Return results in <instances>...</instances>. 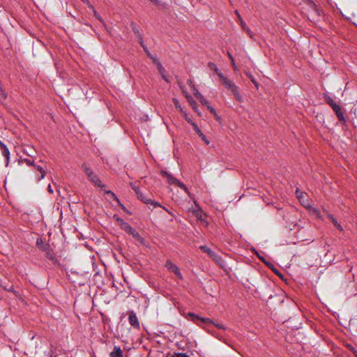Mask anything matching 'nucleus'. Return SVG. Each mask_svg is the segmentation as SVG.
I'll return each instance as SVG.
<instances>
[{
    "mask_svg": "<svg viewBox=\"0 0 357 357\" xmlns=\"http://www.w3.org/2000/svg\"><path fill=\"white\" fill-rule=\"evenodd\" d=\"M130 185L131 186V188L135 190V193L137 194V190H139V188L136 187L133 183H130Z\"/></svg>",
    "mask_w": 357,
    "mask_h": 357,
    "instance_id": "58836bf2",
    "label": "nucleus"
},
{
    "mask_svg": "<svg viewBox=\"0 0 357 357\" xmlns=\"http://www.w3.org/2000/svg\"><path fill=\"white\" fill-rule=\"evenodd\" d=\"M191 89H192V91L193 93H194V92L196 91V90H197V88L195 86V85H192Z\"/></svg>",
    "mask_w": 357,
    "mask_h": 357,
    "instance_id": "37998d69",
    "label": "nucleus"
},
{
    "mask_svg": "<svg viewBox=\"0 0 357 357\" xmlns=\"http://www.w3.org/2000/svg\"><path fill=\"white\" fill-rule=\"evenodd\" d=\"M0 149L2 151V154L3 156L6 158V165H8V161H9V155L10 152L7 148V146L3 143V146H0Z\"/></svg>",
    "mask_w": 357,
    "mask_h": 357,
    "instance_id": "2eb2a0df",
    "label": "nucleus"
},
{
    "mask_svg": "<svg viewBox=\"0 0 357 357\" xmlns=\"http://www.w3.org/2000/svg\"><path fill=\"white\" fill-rule=\"evenodd\" d=\"M346 347L349 351H351L354 354L355 357L357 356V350L351 344H347Z\"/></svg>",
    "mask_w": 357,
    "mask_h": 357,
    "instance_id": "c756f323",
    "label": "nucleus"
},
{
    "mask_svg": "<svg viewBox=\"0 0 357 357\" xmlns=\"http://www.w3.org/2000/svg\"><path fill=\"white\" fill-rule=\"evenodd\" d=\"M198 100L203 105L206 106L207 105L209 104L208 101L206 98H204V96L200 97V98Z\"/></svg>",
    "mask_w": 357,
    "mask_h": 357,
    "instance_id": "473e14b6",
    "label": "nucleus"
},
{
    "mask_svg": "<svg viewBox=\"0 0 357 357\" xmlns=\"http://www.w3.org/2000/svg\"><path fill=\"white\" fill-rule=\"evenodd\" d=\"M328 218L331 220V221L332 222L333 225L337 228V229H338L340 231H343L342 227L340 225V224L337 222V220L333 217V215L328 214Z\"/></svg>",
    "mask_w": 357,
    "mask_h": 357,
    "instance_id": "4468645a",
    "label": "nucleus"
},
{
    "mask_svg": "<svg viewBox=\"0 0 357 357\" xmlns=\"http://www.w3.org/2000/svg\"><path fill=\"white\" fill-rule=\"evenodd\" d=\"M199 214L197 213L196 214V217H197L198 218H199Z\"/></svg>",
    "mask_w": 357,
    "mask_h": 357,
    "instance_id": "8fccbe9b",
    "label": "nucleus"
},
{
    "mask_svg": "<svg viewBox=\"0 0 357 357\" xmlns=\"http://www.w3.org/2000/svg\"><path fill=\"white\" fill-rule=\"evenodd\" d=\"M165 267L171 272L174 273L177 277L182 280L183 276L180 272V270L177 266L173 264L170 260H167L165 263Z\"/></svg>",
    "mask_w": 357,
    "mask_h": 357,
    "instance_id": "423d86ee",
    "label": "nucleus"
},
{
    "mask_svg": "<svg viewBox=\"0 0 357 357\" xmlns=\"http://www.w3.org/2000/svg\"><path fill=\"white\" fill-rule=\"evenodd\" d=\"M153 2H155V3H157V2H158V1H157V0H153Z\"/></svg>",
    "mask_w": 357,
    "mask_h": 357,
    "instance_id": "864d4df0",
    "label": "nucleus"
},
{
    "mask_svg": "<svg viewBox=\"0 0 357 357\" xmlns=\"http://www.w3.org/2000/svg\"><path fill=\"white\" fill-rule=\"evenodd\" d=\"M218 77L225 88L231 91L235 99L239 102H243V98L238 91V86L222 73H218Z\"/></svg>",
    "mask_w": 357,
    "mask_h": 357,
    "instance_id": "f257e3e1",
    "label": "nucleus"
},
{
    "mask_svg": "<svg viewBox=\"0 0 357 357\" xmlns=\"http://www.w3.org/2000/svg\"><path fill=\"white\" fill-rule=\"evenodd\" d=\"M188 316L189 317H190V320L192 321H193L194 323H195L196 324H199V321H202L204 324H213V321L211 319L200 317L199 316H198L192 312H189L188 314Z\"/></svg>",
    "mask_w": 357,
    "mask_h": 357,
    "instance_id": "39448f33",
    "label": "nucleus"
},
{
    "mask_svg": "<svg viewBox=\"0 0 357 357\" xmlns=\"http://www.w3.org/2000/svg\"><path fill=\"white\" fill-rule=\"evenodd\" d=\"M186 98H187V99H188V102H189V103H190V106H191L194 109H196V107H197V102H196V101H195V100H193V98H192L191 96H190L186 95Z\"/></svg>",
    "mask_w": 357,
    "mask_h": 357,
    "instance_id": "5701e85b",
    "label": "nucleus"
},
{
    "mask_svg": "<svg viewBox=\"0 0 357 357\" xmlns=\"http://www.w3.org/2000/svg\"><path fill=\"white\" fill-rule=\"evenodd\" d=\"M144 52L146 53V55L153 60V58H155L153 56H152L149 51L147 47H145V49H144Z\"/></svg>",
    "mask_w": 357,
    "mask_h": 357,
    "instance_id": "f704fd0d",
    "label": "nucleus"
},
{
    "mask_svg": "<svg viewBox=\"0 0 357 357\" xmlns=\"http://www.w3.org/2000/svg\"><path fill=\"white\" fill-rule=\"evenodd\" d=\"M128 321H129L130 324L132 326H133L135 328H137V329L139 328L140 326H139V322L138 321V318H137L136 314L133 311H131L129 312Z\"/></svg>",
    "mask_w": 357,
    "mask_h": 357,
    "instance_id": "0eeeda50",
    "label": "nucleus"
},
{
    "mask_svg": "<svg viewBox=\"0 0 357 357\" xmlns=\"http://www.w3.org/2000/svg\"><path fill=\"white\" fill-rule=\"evenodd\" d=\"M94 14H95V16H96V17H97V13H96V10H94Z\"/></svg>",
    "mask_w": 357,
    "mask_h": 357,
    "instance_id": "3c124183",
    "label": "nucleus"
},
{
    "mask_svg": "<svg viewBox=\"0 0 357 357\" xmlns=\"http://www.w3.org/2000/svg\"><path fill=\"white\" fill-rule=\"evenodd\" d=\"M188 121L190 123V124L192 126L193 130L197 133V135L202 138V139L206 143V144H209V141L201 131L198 126L195 123L192 122L190 119H188Z\"/></svg>",
    "mask_w": 357,
    "mask_h": 357,
    "instance_id": "6e6552de",
    "label": "nucleus"
},
{
    "mask_svg": "<svg viewBox=\"0 0 357 357\" xmlns=\"http://www.w3.org/2000/svg\"><path fill=\"white\" fill-rule=\"evenodd\" d=\"M47 257L53 261H56L54 256L50 252H47Z\"/></svg>",
    "mask_w": 357,
    "mask_h": 357,
    "instance_id": "72a5a7b5",
    "label": "nucleus"
},
{
    "mask_svg": "<svg viewBox=\"0 0 357 357\" xmlns=\"http://www.w3.org/2000/svg\"><path fill=\"white\" fill-rule=\"evenodd\" d=\"M48 192H50L51 194L53 193V190L50 185H48Z\"/></svg>",
    "mask_w": 357,
    "mask_h": 357,
    "instance_id": "c03bdc74",
    "label": "nucleus"
},
{
    "mask_svg": "<svg viewBox=\"0 0 357 357\" xmlns=\"http://www.w3.org/2000/svg\"><path fill=\"white\" fill-rule=\"evenodd\" d=\"M174 102L175 103L176 107L178 106V101L176 99H174Z\"/></svg>",
    "mask_w": 357,
    "mask_h": 357,
    "instance_id": "de8ad7c7",
    "label": "nucleus"
},
{
    "mask_svg": "<svg viewBox=\"0 0 357 357\" xmlns=\"http://www.w3.org/2000/svg\"><path fill=\"white\" fill-rule=\"evenodd\" d=\"M83 3H89L88 0H81Z\"/></svg>",
    "mask_w": 357,
    "mask_h": 357,
    "instance_id": "09e8293b",
    "label": "nucleus"
},
{
    "mask_svg": "<svg viewBox=\"0 0 357 357\" xmlns=\"http://www.w3.org/2000/svg\"><path fill=\"white\" fill-rule=\"evenodd\" d=\"M200 250H202L203 252H206L208 254V256L210 255H213V250L211 249H210L209 248H208L207 246L206 245H201L199 247Z\"/></svg>",
    "mask_w": 357,
    "mask_h": 357,
    "instance_id": "b1692460",
    "label": "nucleus"
},
{
    "mask_svg": "<svg viewBox=\"0 0 357 357\" xmlns=\"http://www.w3.org/2000/svg\"><path fill=\"white\" fill-rule=\"evenodd\" d=\"M82 169L84 170L89 178L95 174L85 163L82 165Z\"/></svg>",
    "mask_w": 357,
    "mask_h": 357,
    "instance_id": "a211bd4d",
    "label": "nucleus"
},
{
    "mask_svg": "<svg viewBox=\"0 0 357 357\" xmlns=\"http://www.w3.org/2000/svg\"><path fill=\"white\" fill-rule=\"evenodd\" d=\"M167 357H190V355L187 353H176L174 352L172 354H169Z\"/></svg>",
    "mask_w": 357,
    "mask_h": 357,
    "instance_id": "412c9836",
    "label": "nucleus"
},
{
    "mask_svg": "<svg viewBox=\"0 0 357 357\" xmlns=\"http://www.w3.org/2000/svg\"><path fill=\"white\" fill-rule=\"evenodd\" d=\"M113 219L115 220L117 224L124 231L131 235L137 241L142 243L144 240L143 238L141 236L139 232L135 229L132 227L128 222L124 221L121 218L119 217L117 215H114Z\"/></svg>",
    "mask_w": 357,
    "mask_h": 357,
    "instance_id": "f03ea898",
    "label": "nucleus"
},
{
    "mask_svg": "<svg viewBox=\"0 0 357 357\" xmlns=\"http://www.w3.org/2000/svg\"><path fill=\"white\" fill-rule=\"evenodd\" d=\"M206 107L212 114L215 113V109L213 107H212L209 104L206 105Z\"/></svg>",
    "mask_w": 357,
    "mask_h": 357,
    "instance_id": "c9c22d12",
    "label": "nucleus"
},
{
    "mask_svg": "<svg viewBox=\"0 0 357 357\" xmlns=\"http://www.w3.org/2000/svg\"><path fill=\"white\" fill-rule=\"evenodd\" d=\"M153 62L154 64H155L158 66L160 73L162 74V73L164 71V68H162L160 61L156 58H153ZM162 76L165 80L167 81V79H166L165 75H162Z\"/></svg>",
    "mask_w": 357,
    "mask_h": 357,
    "instance_id": "6ab92c4d",
    "label": "nucleus"
},
{
    "mask_svg": "<svg viewBox=\"0 0 357 357\" xmlns=\"http://www.w3.org/2000/svg\"><path fill=\"white\" fill-rule=\"evenodd\" d=\"M187 84L190 86V88H192V85H194L192 80H190V79H188L187 81Z\"/></svg>",
    "mask_w": 357,
    "mask_h": 357,
    "instance_id": "79ce46f5",
    "label": "nucleus"
},
{
    "mask_svg": "<svg viewBox=\"0 0 357 357\" xmlns=\"http://www.w3.org/2000/svg\"><path fill=\"white\" fill-rule=\"evenodd\" d=\"M209 257L216 261L221 259V257L218 255H217L214 251L213 252V255H210Z\"/></svg>",
    "mask_w": 357,
    "mask_h": 357,
    "instance_id": "2f4dec72",
    "label": "nucleus"
},
{
    "mask_svg": "<svg viewBox=\"0 0 357 357\" xmlns=\"http://www.w3.org/2000/svg\"><path fill=\"white\" fill-rule=\"evenodd\" d=\"M324 98L326 102L332 107V109L334 107V105H337V103L329 96H325Z\"/></svg>",
    "mask_w": 357,
    "mask_h": 357,
    "instance_id": "4be33fe9",
    "label": "nucleus"
},
{
    "mask_svg": "<svg viewBox=\"0 0 357 357\" xmlns=\"http://www.w3.org/2000/svg\"><path fill=\"white\" fill-rule=\"evenodd\" d=\"M227 55H228L229 58L231 60V65H232L234 70H236V64H235V61H234V57L232 56V55L229 52H227Z\"/></svg>",
    "mask_w": 357,
    "mask_h": 357,
    "instance_id": "7c9ffc66",
    "label": "nucleus"
},
{
    "mask_svg": "<svg viewBox=\"0 0 357 357\" xmlns=\"http://www.w3.org/2000/svg\"><path fill=\"white\" fill-rule=\"evenodd\" d=\"M34 169L40 174V176H38V178L37 179L38 181H40L41 179H43L45 177L46 172L45 171L43 167L40 166V165H34Z\"/></svg>",
    "mask_w": 357,
    "mask_h": 357,
    "instance_id": "dca6fc26",
    "label": "nucleus"
},
{
    "mask_svg": "<svg viewBox=\"0 0 357 357\" xmlns=\"http://www.w3.org/2000/svg\"><path fill=\"white\" fill-rule=\"evenodd\" d=\"M137 198L139 199H140L142 202H144V204H151L153 208H156L158 206L162 207V206L157 202L152 200L151 198L146 197L139 190H137ZM162 208L166 211L169 213V211L167 208H165L164 206H162Z\"/></svg>",
    "mask_w": 357,
    "mask_h": 357,
    "instance_id": "20e7f679",
    "label": "nucleus"
},
{
    "mask_svg": "<svg viewBox=\"0 0 357 357\" xmlns=\"http://www.w3.org/2000/svg\"><path fill=\"white\" fill-rule=\"evenodd\" d=\"M138 42L140 44V45L142 47V48L145 49V47H146V46L144 43L143 38H141V40L139 39Z\"/></svg>",
    "mask_w": 357,
    "mask_h": 357,
    "instance_id": "ea45409f",
    "label": "nucleus"
},
{
    "mask_svg": "<svg viewBox=\"0 0 357 357\" xmlns=\"http://www.w3.org/2000/svg\"><path fill=\"white\" fill-rule=\"evenodd\" d=\"M89 179L94 185L100 188L101 190H105L106 185L105 184L102 183L100 178L96 174H94L93 176L90 177Z\"/></svg>",
    "mask_w": 357,
    "mask_h": 357,
    "instance_id": "9b49d317",
    "label": "nucleus"
},
{
    "mask_svg": "<svg viewBox=\"0 0 357 357\" xmlns=\"http://www.w3.org/2000/svg\"><path fill=\"white\" fill-rule=\"evenodd\" d=\"M305 3H306L310 8L312 9H315L317 6L312 0H302Z\"/></svg>",
    "mask_w": 357,
    "mask_h": 357,
    "instance_id": "c85d7f7f",
    "label": "nucleus"
},
{
    "mask_svg": "<svg viewBox=\"0 0 357 357\" xmlns=\"http://www.w3.org/2000/svg\"><path fill=\"white\" fill-rule=\"evenodd\" d=\"M214 116V117L218 120L219 121L220 119V117L218 115L217 112H215V113H214L213 114Z\"/></svg>",
    "mask_w": 357,
    "mask_h": 357,
    "instance_id": "a19ab883",
    "label": "nucleus"
},
{
    "mask_svg": "<svg viewBox=\"0 0 357 357\" xmlns=\"http://www.w3.org/2000/svg\"><path fill=\"white\" fill-rule=\"evenodd\" d=\"M160 174L162 177L166 178L168 183L170 185H174L176 186L179 187L180 188L183 189L185 192L189 193L188 188L185 186L184 183L178 181L177 178L174 177L171 174L168 173L167 172L162 170L160 172Z\"/></svg>",
    "mask_w": 357,
    "mask_h": 357,
    "instance_id": "7ed1b4c3",
    "label": "nucleus"
},
{
    "mask_svg": "<svg viewBox=\"0 0 357 357\" xmlns=\"http://www.w3.org/2000/svg\"><path fill=\"white\" fill-rule=\"evenodd\" d=\"M333 110L335 113L337 118L340 122L345 123L346 119L344 117V112H342L340 106L339 105H334Z\"/></svg>",
    "mask_w": 357,
    "mask_h": 357,
    "instance_id": "9d476101",
    "label": "nucleus"
},
{
    "mask_svg": "<svg viewBox=\"0 0 357 357\" xmlns=\"http://www.w3.org/2000/svg\"><path fill=\"white\" fill-rule=\"evenodd\" d=\"M208 66L209 68H210L211 70H213V71H214L215 73H216L218 75V73H220V72L219 71L218 68L217 67V66H216L214 63H213V62H209V63H208Z\"/></svg>",
    "mask_w": 357,
    "mask_h": 357,
    "instance_id": "393cba45",
    "label": "nucleus"
},
{
    "mask_svg": "<svg viewBox=\"0 0 357 357\" xmlns=\"http://www.w3.org/2000/svg\"><path fill=\"white\" fill-rule=\"evenodd\" d=\"M123 210L126 211V207L120 202V204H118Z\"/></svg>",
    "mask_w": 357,
    "mask_h": 357,
    "instance_id": "a18cd8bd",
    "label": "nucleus"
},
{
    "mask_svg": "<svg viewBox=\"0 0 357 357\" xmlns=\"http://www.w3.org/2000/svg\"><path fill=\"white\" fill-rule=\"evenodd\" d=\"M0 146H3V142L0 141Z\"/></svg>",
    "mask_w": 357,
    "mask_h": 357,
    "instance_id": "603ef678",
    "label": "nucleus"
},
{
    "mask_svg": "<svg viewBox=\"0 0 357 357\" xmlns=\"http://www.w3.org/2000/svg\"><path fill=\"white\" fill-rule=\"evenodd\" d=\"M245 75L250 78V79L251 80V82L255 84V86H256V88L258 89L259 87V84L258 82L256 81V79H255V77L251 75L250 73H248V72H246L245 73Z\"/></svg>",
    "mask_w": 357,
    "mask_h": 357,
    "instance_id": "bb28decb",
    "label": "nucleus"
},
{
    "mask_svg": "<svg viewBox=\"0 0 357 357\" xmlns=\"http://www.w3.org/2000/svg\"><path fill=\"white\" fill-rule=\"evenodd\" d=\"M109 357H123V351L119 346H115L109 354Z\"/></svg>",
    "mask_w": 357,
    "mask_h": 357,
    "instance_id": "f8f14e48",
    "label": "nucleus"
},
{
    "mask_svg": "<svg viewBox=\"0 0 357 357\" xmlns=\"http://www.w3.org/2000/svg\"><path fill=\"white\" fill-rule=\"evenodd\" d=\"M236 15L238 17V21L240 22L241 28L248 34L250 38H253V34L251 30L246 26L245 22L242 19L241 15L239 14L238 10L235 11Z\"/></svg>",
    "mask_w": 357,
    "mask_h": 357,
    "instance_id": "1a4fd4ad",
    "label": "nucleus"
},
{
    "mask_svg": "<svg viewBox=\"0 0 357 357\" xmlns=\"http://www.w3.org/2000/svg\"><path fill=\"white\" fill-rule=\"evenodd\" d=\"M105 192L107 195H110L111 198H112L114 200H115L118 204H120L119 199L116 197V195L113 192H112L111 190H106Z\"/></svg>",
    "mask_w": 357,
    "mask_h": 357,
    "instance_id": "cd10ccee",
    "label": "nucleus"
},
{
    "mask_svg": "<svg viewBox=\"0 0 357 357\" xmlns=\"http://www.w3.org/2000/svg\"><path fill=\"white\" fill-rule=\"evenodd\" d=\"M194 96L197 98L199 99L200 97L203 96L198 90H196L195 92H194Z\"/></svg>",
    "mask_w": 357,
    "mask_h": 357,
    "instance_id": "4c0bfd02",
    "label": "nucleus"
},
{
    "mask_svg": "<svg viewBox=\"0 0 357 357\" xmlns=\"http://www.w3.org/2000/svg\"><path fill=\"white\" fill-rule=\"evenodd\" d=\"M131 26H132V31L134 32L135 37L137 38V40H139V39L141 40V38H142V36L140 33L139 29L135 26V24L134 23H131Z\"/></svg>",
    "mask_w": 357,
    "mask_h": 357,
    "instance_id": "aec40b11",
    "label": "nucleus"
},
{
    "mask_svg": "<svg viewBox=\"0 0 357 357\" xmlns=\"http://www.w3.org/2000/svg\"><path fill=\"white\" fill-rule=\"evenodd\" d=\"M0 286L3 287L6 291L13 292L15 294V296L18 295V292L14 289V287L13 284H8L6 285H3L1 282H0Z\"/></svg>",
    "mask_w": 357,
    "mask_h": 357,
    "instance_id": "f3484780",
    "label": "nucleus"
},
{
    "mask_svg": "<svg viewBox=\"0 0 357 357\" xmlns=\"http://www.w3.org/2000/svg\"><path fill=\"white\" fill-rule=\"evenodd\" d=\"M23 162H25L29 166H33L35 165L33 160L28 158H24L23 160H21L19 161V164H22Z\"/></svg>",
    "mask_w": 357,
    "mask_h": 357,
    "instance_id": "a878e982",
    "label": "nucleus"
},
{
    "mask_svg": "<svg viewBox=\"0 0 357 357\" xmlns=\"http://www.w3.org/2000/svg\"><path fill=\"white\" fill-rule=\"evenodd\" d=\"M296 197L298 199V200L300 201V202L303 205V206H306L305 205V197H307L306 194L301 190H299L298 189H296Z\"/></svg>",
    "mask_w": 357,
    "mask_h": 357,
    "instance_id": "ddd939ff",
    "label": "nucleus"
},
{
    "mask_svg": "<svg viewBox=\"0 0 357 357\" xmlns=\"http://www.w3.org/2000/svg\"><path fill=\"white\" fill-rule=\"evenodd\" d=\"M213 324L217 327L218 328H220V329H222V330H225V327L222 325V324H215V323H213Z\"/></svg>",
    "mask_w": 357,
    "mask_h": 357,
    "instance_id": "e433bc0d",
    "label": "nucleus"
},
{
    "mask_svg": "<svg viewBox=\"0 0 357 357\" xmlns=\"http://www.w3.org/2000/svg\"><path fill=\"white\" fill-rule=\"evenodd\" d=\"M356 357H357V356H356Z\"/></svg>",
    "mask_w": 357,
    "mask_h": 357,
    "instance_id": "5fc2aeb1",
    "label": "nucleus"
},
{
    "mask_svg": "<svg viewBox=\"0 0 357 357\" xmlns=\"http://www.w3.org/2000/svg\"><path fill=\"white\" fill-rule=\"evenodd\" d=\"M174 102L175 103L176 107L178 106V101L176 99H174Z\"/></svg>",
    "mask_w": 357,
    "mask_h": 357,
    "instance_id": "49530a36",
    "label": "nucleus"
}]
</instances>
